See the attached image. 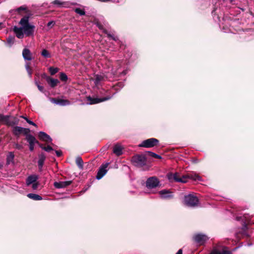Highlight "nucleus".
<instances>
[{"instance_id":"1","label":"nucleus","mask_w":254,"mask_h":254,"mask_svg":"<svg viewBox=\"0 0 254 254\" xmlns=\"http://www.w3.org/2000/svg\"><path fill=\"white\" fill-rule=\"evenodd\" d=\"M28 21L29 17L25 16L21 18L19 22V24L21 25V27H14L13 31L18 38L22 39L24 34L27 36L33 35L35 27L29 24Z\"/></svg>"},{"instance_id":"2","label":"nucleus","mask_w":254,"mask_h":254,"mask_svg":"<svg viewBox=\"0 0 254 254\" xmlns=\"http://www.w3.org/2000/svg\"><path fill=\"white\" fill-rule=\"evenodd\" d=\"M188 179H192L194 181L202 180L201 178L196 173H192L187 176H183L182 178H180L176 173V182L186 183L188 182Z\"/></svg>"},{"instance_id":"3","label":"nucleus","mask_w":254,"mask_h":254,"mask_svg":"<svg viewBox=\"0 0 254 254\" xmlns=\"http://www.w3.org/2000/svg\"><path fill=\"white\" fill-rule=\"evenodd\" d=\"M185 204L190 207H195L198 204V199L193 194H189L185 196Z\"/></svg>"},{"instance_id":"4","label":"nucleus","mask_w":254,"mask_h":254,"mask_svg":"<svg viewBox=\"0 0 254 254\" xmlns=\"http://www.w3.org/2000/svg\"><path fill=\"white\" fill-rule=\"evenodd\" d=\"M133 164L137 167H142L146 164V158L143 155L134 156L131 160Z\"/></svg>"},{"instance_id":"5","label":"nucleus","mask_w":254,"mask_h":254,"mask_svg":"<svg viewBox=\"0 0 254 254\" xmlns=\"http://www.w3.org/2000/svg\"><path fill=\"white\" fill-rule=\"evenodd\" d=\"M159 143V140L154 138H150L143 140L141 144L139 145V147L145 148H150L154 147Z\"/></svg>"},{"instance_id":"6","label":"nucleus","mask_w":254,"mask_h":254,"mask_svg":"<svg viewBox=\"0 0 254 254\" xmlns=\"http://www.w3.org/2000/svg\"><path fill=\"white\" fill-rule=\"evenodd\" d=\"M159 181L155 177H151L149 178L146 182V186L147 188L153 189L157 187L159 184Z\"/></svg>"},{"instance_id":"7","label":"nucleus","mask_w":254,"mask_h":254,"mask_svg":"<svg viewBox=\"0 0 254 254\" xmlns=\"http://www.w3.org/2000/svg\"><path fill=\"white\" fill-rule=\"evenodd\" d=\"M12 132L15 135L19 136L22 133L24 135L29 133L30 132V129L18 126H15L13 127Z\"/></svg>"},{"instance_id":"8","label":"nucleus","mask_w":254,"mask_h":254,"mask_svg":"<svg viewBox=\"0 0 254 254\" xmlns=\"http://www.w3.org/2000/svg\"><path fill=\"white\" fill-rule=\"evenodd\" d=\"M112 96H108L104 98H92L90 96L87 98V101L89 102V104H97L102 102H104L110 99Z\"/></svg>"},{"instance_id":"9","label":"nucleus","mask_w":254,"mask_h":254,"mask_svg":"<svg viewBox=\"0 0 254 254\" xmlns=\"http://www.w3.org/2000/svg\"><path fill=\"white\" fill-rule=\"evenodd\" d=\"M109 165V163H106L104 164H102L100 167L97 175L96 176V179L97 180L101 179L107 172V169L108 166Z\"/></svg>"},{"instance_id":"10","label":"nucleus","mask_w":254,"mask_h":254,"mask_svg":"<svg viewBox=\"0 0 254 254\" xmlns=\"http://www.w3.org/2000/svg\"><path fill=\"white\" fill-rule=\"evenodd\" d=\"M159 194L161 198L167 199L173 197L174 192L169 190L165 189L159 191Z\"/></svg>"},{"instance_id":"11","label":"nucleus","mask_w":254,"mask_h":254,"mask_svg":"<svg viewBox=\"0 0 254 254\" xmlns=\"http://www.w3.org/2000/svg\"><path fill=\"white\" fill-rule=\"evenodd\" d=\"M194 241L199 245L203 244L207 240L208 237L204 234H198L194 236Z\"/></svg>"},{"instance_id":"12","label":"nucleus","mask_w":254,"mask_h":254,"mask_svg":"<svg viewBox=\"0 0 254 254\" xmlns=\"http://www.w3.org/2000/svg\"><path fill=\"white\" fill-rule=\"evenodd\" d=\"M51 102L61 106H66L70 104V102L67 100L56 99L55 98L50 99Z\"/></svg>"},{"instance_id":"13","label":"nucleus","mask_w":254,"mask_h":254,"mask_svg":"<svg viewBox=\"0 0 254 254\" xmlns=\"http://www.w3.org/2000/svg\"><path fill=\"white\" fill-rule=\"evenodd\" d=\"M38 137L40 139L45 141L47 143H51L52 141V139L51 138V137L45 132L43 131H40L39 132Z\"/></svg>"},{"instance_id":"14","label":"nucleus","mask_w":254,"mask_h":254,"mask_svg":"<svg viewBox=\"0 0 254 254\" xmlns=\"http://www.w3.org/2000/svg\"><path fill=\"white\" fill-rule=\"evenodd\" d=\"M71 182H72L70 181L55 182L54 185L55 188L58 189H61L65 188L66 187L70 185L71 184Z\"/></svg>"},{"instance_id":"15","label":"nucleus","mask_w":254,"mask_h":254,"mask_svg":"<svg viewBox=\"0 0 254 254\" xmlns=\"http://www.w3.org/2000/svg\"><path fill=\"white\" fill-rule=\"evenodd\" d=\"M52 4L57 5L60 7H69V3L66 1H62L61 0H55L52 2Z\"/></svg>"},{"instance_id":"16","label":"nucleus","mask_w":254,"mask_h":254,"mask_svg":"<svg viewBox=\"0 0 254 254\" xmlns=\"http://www.w3.org/2000/svg\"><path fill=\"white\" fill-rule=\"evenodd\" d=\"M123 147L119 145V144H116L113 148V152L115 153L117 156H120L123 154Z\"/></svg>"},{"instance_id":"17","label":"nucleus","mask_w":254,"mask_h":254,"mask_svg":"<svg viewBox=\"0 0 254 254\" xmlns=\"http://www.w3.org/2000/svg\"><path fill=\"white\" fill-rule=\"evenodd\" d=\"M46 159V156L43 153L39 155V160L38 161V165L40 171H42V167Z\"/></svg>"},{"instance_id":"18","label":"nucleus","mask_w":254,"mask_h":254,"mask_svg":"<svg viewBox=\"0 0 254 254\" xmlns=\"http://www.w3.org/2000/svg\"><path fill=\"white\" fill-rule=\"evenodd\" d=\"M22 56L25 60L30 61L32 59L31 53L28 49H24L23 50Z\"/></svg>"},{"instance_id":"19","label":"nucleus","mask_w":254,"mask_h":254,"mask_svg":"<svg viewBox=\"0 0 254 254\" xmlns=\"http://www.w3.org/2000/svg\"><path fill=\"white\" fill-rule=\"evenodd\" d=\"M226 247H223L222 252L217 249L213 250L210 254H232V252L227 250Z\"/></svg>"},{"instance_id":"20","label":"nucleus","mask_w":254,"mask_h":254,"mask_svg":"<svg viewBox=\"0 0 254 254\" xmlns=\"http://www.w3.org/2000/svg\"><path fill=\"white\" fill-rule=\"evenodd\" d=\"M26 135V139L29 144H38L39 142L37 140H36L35 137L33 135H31L29 133L25 134Z\"/></svg>"},{"instance_id":"21","label":"nucleus","mask_w":254,"mask_h":254,"mask_svg":"<svg viewBox=\"0 0 254 254\" xmlns=\"http://www.w3.org/2000/svg\"><path fill=\"white\" fill-rule=\"evenodd\" d=\"M38 179V177L36 175H31L29 176L26 180V184L29 186L36 182Z\"/></svg>"},{"instance_id":"22","label":"nucleus","mask_w":254,"mask_h":254,"mask_svg":"<svg viewBox=\"0 0 254 254\" xmlns=\"http://www.w3.org/2000/svg\"><path fill=\"white\" fill-rule=\"evenodd\" d=\"M0 122H2L3 124L9 126L10 116L0 115Z\"/></svg>"},{"instance_id":"23","label":"nucleus","mask_w":254,"mask_h":254,"mask_svg":"<svg viewBox=\"0 0 254 254\" xmlns=\"http://www.w3.org/2000/svg\"><path fill=\"white\" fill-rule=\"evenodd\" d=\"M47 81L52 87H55L59 83L58 79L50 77L47 78Z\"/></svg>"},{"instance_id":"24","label":"nucleus","mask_w":254,"mask_h":254,"mask_svg":"<svg viewBox=\"0 0 254 254\" xmlns=\"http://www.w3.org/2000/svg\"><path fill=\"white\" fill-rule=\"evenodd\" d=\"M104 77L102 75L97 74L95 75L94 79V83L96 86L98 85L100 82L104 80Z\"/></svg>"},{"instance_id":"25","label":"nucleus","mask_w":254,"mask_h":254,"mask_svg":"<svg viewBox=\"0 0 254 254\" xmlns=\"http://www.w3.org/2000/svg\"><path fill=\"white\" fill-rule=\"evenodd\" d=\"M27 196L35 200H40L42 199V197L40 195L35 193H28Z\"/></svg>"},{"instance_id":"26","label":"nucleus","mask_w":254,"mask_h":254,"mask_svg":"<svg viewBox=\"0 0 254 254\" xmlns=\"http://www.w3.org/2000/svg\"><path fill=\"white\" fill-rule=\"evenodd\" d=\"M19 123V120L14 117L10 116V124L9 126H13L16 125H18Z\"/></svg>"},{"instance_id":"27","label":"nucleus","mask_w":254,"mask_h":254,"mask_svg":"<svg viewBox=\"0 0 254 254\" xmlns=\"http://www.w3.org/2000/svg\"><path fill=\"white\" fill-rule=\"evenodd\" d=\"M76 163L79 169H83V162L82 158L80 157H77L76 158Z\"/></svg>"},{"instance_id":"28","label":"nucleus","mask_w":254,"mask_h":254,"mask_svg":"<svg viewBox=\"0 0 254 254\" xmlns=\"http://www.w3.org/2000/svg\"><path fill=\"white\" fill-rule=\"evenodd\" d=\"M14 37L13 36H9L7 38L6 44L9 47H11L14 43Z\"/></svg>"},{"instance_id":"29","label":"nucleus","mask_w":254,"mask_h":254,"mask_svg":"<svg viewBox=\"0 0 254 254\" xmlns=\"http://www.w3.org/2000/svg\"><path fill=\"white\" fill-rule=\"evenodd\" d=\"M14 158V154L12 152H9L7 157V164H9L12 162Z\"/></svg>"},{"instance_id":"30","label":"nucleus","mask_w":254,"mask_h":254,"mask_svg":"<svg viewBox=\"0 0 254 254\" xmlns=\"http://www.w3.org/2000/svg\"><path fill=\"white\" fill-rule=\"evenodd\" d=\"M75 12L79 14L80 15H84L85 14L84 10L80 8H75Z\"/></svg>"},{"instance_id":"31","label":"nucleus","mask_w":254,"mask_h":254,"mask_svg":"<svg viewBox=\"0 0 254 254\" xmlns=\"http://www.w3.org/2000/svg\"><path fill=\"white\" fill-rule=\"evenodd\" d=\"M59 71V68L57 67H50L49 68V71L51 75L56 74Z\"/></svg>"},{"instance_id":"32","label":"nucleus","mask_w":254,"mask_h":254,"mask_svg":"<svg viewBox=\"0 0 254 254\" xmlns=\"http://www.w3.org/2000/svg\"><path fill=\"white\" fill-rule=\"evenodd\" d=\"M41 55L45 58H50V55L48 51L45 49L43 50L41 53Z\"/></svg>"},{"instance_id":"33","label":"nucleus","mask_w":254,"mask_h":254,"mask_svg":"<svg viewBox=\"0 0 254 254\" xmlns=\"http://www.w3.org/2000/svg\"><path fill=\"white\" fill-rule=\"evenodd\" d=\"M167 178L170 182H173L175 181V174L169 173L167 175Z\"/></svg>"},{"instance_id":"34","label":"nucleus","mask_w":254,"mask_h":254,"mask_svg":"<svg viewBox=\"0 0 254 254\" xmlns=\"http://www.w3.org/2000/svg\"><path fill=\"white\" fill-rule=\"evenodd\" d=\"M40 147L42 149H43L47 152H50V151L53 150V148L50 146H47V147H44L42 145H40Z\"/></svg>"},{"instance_id":"35","label":"nucleus","mask_w":254,"mask_h":254,"mask_svg":"<svg viewBox=\"0 0 254 254\" xmlns=\"http://www.w3.org/2000/svg\"><path fill=\"white\" fill-rule=\"evenodd\" d=\"M60 77L62 81H65L67 79V76L64 73H61Z\"/></svg>"},{"instance_id":"36","label":"nucleus","mask_w":254,"mask_h":254,"mask_svg":"<svg viewBox=\"0 0 254 254\" xmlns=\"http://www.w3.org/2000/svg\"><path fill=\"white\" fill-rule=\"evenodd\" d=\"M26 69L29 75L30 76L32 75V70L30 67V65L28 64H27L25 65Z\"/></svg>"},{"instance_id":"37","label":"nucleus","mask_w":254,"mask_h":254,"mask_svg":"<svg viewBox=\"0 0 254 254\" xmlns=\"http://www.w3.org/2000/svg\"><path fill=\"white\" fill-rule=\"evenodd\" d=\"M148 153L152 157H153L156 158H161V156L160 155L156 154L155 153L152 152H148Z\"/></svg>"},{"instance_id":"38","label":"nucleus","mask_w":254,"mask_h":254,"mask_svg":"<svg viewBox=\"0 0 254 254\" xmlns=\"http://www.w3.org/2000/svg\"><path fill=\"white\" fill-rule=\"evenodd\" d=\"M26 9V7L25 6H20V7L16 9V10L17 11V12L20 13L21 11H22V10H25Z\"/></svg>"},{"instance_id":"39","label":"nucleus","mask_w":254,"mask_h":254,"mask_svg":"<svg viewBox=\"0 0 254 254\" xmlns=\"http://www.w3.org/2000/svg\"><path fill=\"white\" fill-rule=\"evenodd\" d=\"M107 35H108V36L109 37H111L112 38L113 40H115V41H117L118 40V38L115 36H114L113 35H112L110 33H107Z\"/></svg>"},{"instance_id":"40","label":"nucleus","mask_w":254,"mask_h":254,"mask_svg":"<svg viewBox=\"0 0 254 254\" xmlns=\"http://www.w3.org/2000/svg\"><path fill=\"white\" fill-rule=\"evenodd\" d=\"M55 24V22L54 21H51L48 23L47 26L51 28L53 26H54Z\"/></svg>"},{"instance_id":"41","label":"nucleus","mask_w":254,"mask_h":254,"mask_svg":"<svg viewBox=\"0 0 254 254\" xmlns=\"http://www.w3.org/2000/svg\"><path fill=\"white\" fill-rule=\"evenodd\" d=\"M32 188L33 190H36L38 186V183H34L33 184H32Z\"/></svg>"},{"instance_id":"42","label":"nucleus","mask_w":254,"mask_h":254,"mask_svg":"<svg viewBox=\"0 0 254 254\" xmlns=\"http://www.w3.org/2000/svg\"><path fill=\"white\" fill-rule=\"evenodd\" d=\"M36 85H37V87H38V89H39L40 91H41V92H43V90H44V87H43L42 86H41V85H39V84H38V83H37V82H36Z\"/></svg>"},{"instance_id":"43","label":"nucleus","mask_w":254,"mask_h":254,"mask_svg":"<svg viewBox=\"0 0 254 254\" xmlns=\"http://www.w3.org/2000/svg\"><path fill=\"white\" fill-rule=\"evenodd\" d=\"M26 121L30 125H33V126H35V127L36 126V125L34 122H33L32 121L29 120L28 119H26Z\"/></svg>"},{"instance_id":"44","label":"nucleus","mask_w":254,"mask_h":254,"mask_svg":"<svg viewBox=\"0 0 254 254\" xmlns=\"http://www.w3.org/2000/svg\"><path fill=\"white\" fill-rule=\"evenodd\" d=\"M35 144H29V149L30 151H33L34 148Z\"/></svg>"},{"instance_id":"45","label":"nucleus","mask_w":254,"mask_h":254,"mask_svg":"<svg viewBox=\"0 0 254 254\" xmlns=\"http://www.w3.org/2000/svg\"><path fill=\"white\" fill-rule=\"evenodd\" d=\"M96 25H97V26H98V27L99 29H103V26L101 24H99V23H97Z\"/></svg>"},{"instance_id":"46","label":"nucleus","mask_w":254,"mask_h":254,"mask_svg":"<svg viewBox=\"0 0 254 254\" xmlns=\"http://www.w3.org/2000/svg\"><path fill=\"white\" fill-rule=\"evenodd\" d=\"M56 153L57 155V156L60 157L62 155V152L60 151H56Z\"/></svg>"},{"instance_id":"47","label":"nucleus","mask_w":254,"mask_h":254,"mask_svg":"<svg viewBox=\"0 0 254 254\" xmlns=\"http://www.w3.org/2000/svg\"><path fill=\"white\" fill-rule=\"evenodd\" d=\"M176 254H183L182 250L180 249Z\"/></svg>"},{"instance_id":"48","label":"nucleus","mask_w":254,"mask_h":254,"mask_svg":"<svg viewBox=\"0 0 254 254\" xmlns=\"http://www.w3.org/2000/svg\"><path fill=\"white\" fill-rule=\"evenodd\" d=\"M98 1H102V2H106L110 1V0H98Z\"/></svg>"},{"instance_id":"49","label":"nucleus","mask_w":254,"mask_h":254,"mask_svg":"<svg viewBox=\"0 0 254 254\" xmlns=\"http://www.w3.org/2000/svg\"><path fill=\"white\" fill-rule=\"evenodd\" d=\"M241 219H242L241 217H237V220H241Z\"/></svg>"},{"instance_id":"50","label":"nucleus","mask_w":254,"mask_h":254,"mask_svg":"<svg viewBox=\"0 0 254 254\" xmlns=\"http://www.w3.org/2000/svg\"><path fill=\"white\" fill-rule=\"evenodd\" d=\"M16 148L18 149H20L21 148V146L19 145L18 144H17Z\"/></svg>"},{"instance_id":"51","label":"nucleus","mask_w":254,"mask_h":254,"mask_svg":"<svg viewBox=\"0 0 254 254\" xmlns=\"http://www.w3.org/2000/svg\"><path fill=\"white\" fill-rule=\"evenodd\" d=\"M20 117L24 119L25 120H26V119H27L26 117H24L23 116H21Z\"/></svg>"},{"instance_id":"52","label":"nucleus","mask_w":254,"mask_h":254,"mask_svg":"<svg viewBox=\"0 0 254 254\" xmlns=\"http://www.w3.org/2000/svg\"><path fill=\"white\" fill-rule=\"evenodd\" d=\"M230 0L231 2H232L233 1V0Z\"/></svg>"},{"instance_id":"53","label":"nucleus","mask_w":254,"mask_h":254,"mask_svg":"<svg viewBox=\"0 0 254 254\" xmlns=\"http://www.w3.org/2000/svg\"><path fill=\"white\" fill-rule=\"evenodd\" d=\"M1 23L0 22V25H1Z\"/></svg>"}]
</instances>
